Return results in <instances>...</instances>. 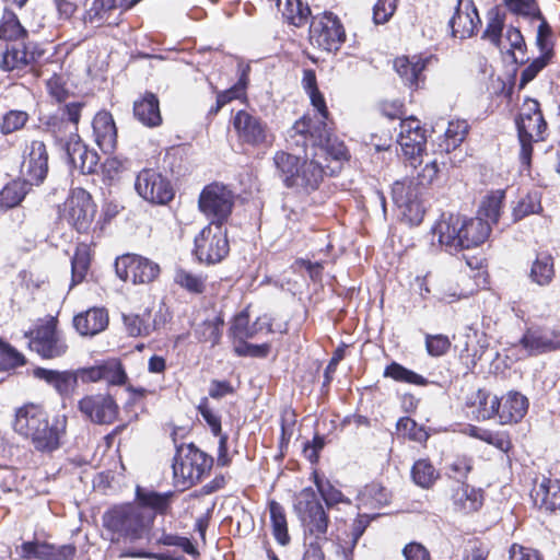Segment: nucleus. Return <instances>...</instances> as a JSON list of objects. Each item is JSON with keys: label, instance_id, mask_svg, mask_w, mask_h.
<instances>
[{"label": "nucleus", "instance_id": "nucleus-1", "mask_svg": "<svg viewBox=\"0 0 560 560\" xmlns=\"http://www.w3.org/2000/svg\"><path fill=\"white\" fill-rule=\"evenodd\" d=\"M490 223L481 217L465 218L459 214H442L433 225V236L450 254H457L481 245L489 236Z\"/></svg>", "mask_w": 560, "mask_h": 560}, {"label": "nucleus", "instance_id": "nucleus-2", "mask_svg": "<svg viewBox=\"0 0 560 560\" xmlns=\"http://www.w3.org/2000/svg\"><path fill=\"white\" fill-rule=\"evenodd\" d=\"M287 142L289 148H307L311 143L315 151L314 158L326 154L336 161H345L349 152L343 142L332 137L331 129L325 121L312 125L308 116H303L288 130Z\"/></svg>", "mask_w": 560, "mask_h": 560}, {"label": "nucleus", "instance_id": "nucleus-3", "mask_svg": "<svg viewBox=\"0 0 560 560\" xmlns=\"http://www.w3.org/2000/svg\"><path fill=\"white\" fill-rule=\"evenodd\" d=\"M112 542H135L144 537L153 523V515L135 503L114 505L102 517Z\"/></svg>", "mask_w": 560, "mask_h": 560}, {"label": "nucleus", "instance_id": "nucleus-4", "mask_svg": "<svg viewBox=\"0 0 560 560\" xmlns=\"http://www.w3.org/2000/svg\"><path fill=\"white\" fill-rule=\"evenodd\" d=\"M303 149L304 156L278 151L273 156V163L285 187L310 192L319 187L324 178V168L312 153H308L307 148Z\"/></svg>", "mask_w": 560, "mask_h": 560}, {"label": "nucleus", "instance_id": "nucleus-5", "mask_svg": "<svg viewBox=\"0 0 560 560\" xmlns=\"http://www.w3.org/2000/svg\"><path fill=\"white\" fill-rule=\"evenodd\" d=\"M13 430L39 452H52L60 446V431L49 423L46 411L38 405L25 404L18 408Z\"/></svg>", "mask_w": 560, "mask_h": 560}, {"label": "nucleus", "instance_id": "nucleus-6", "mask_svg": "<svg viewBox=\"0 0 560 560\" xmlns=\"http://www.w3.org/2000/svg\"><path fill=\"white\" fill-rule=\"evenodd\" d=\"M294 511L303 528L304 542H328L329 516L312 488L302 489L295 497Z\"/></svg>", "mask_w": 560, "mask_h": 560}, {"label": "nucleus", "instance_id": "nucleus-7", "mask_svg": "<svg viewBox=\"0 0 560 560\" xmlns=\"http://www.w3.org/2000/svg\"><path fill=\"white\" fill-rule=\"evenodd\" d=\"M213 458L194 444L177 447L173 463V474L177 485L184 489L191 487L208 474Z\"/></svg>", "mask_w": 560, "mask_h": 560}, {"label": "nucleus", "instance_id": "nucleus-8", "mask_svg": "<svg viewBox=\"0 0 560 560\" xmlns=\"http://www.w3.org/2000/svg\"><path fill=\"white\" fill-rule=\"evenodd\" d=\"M229 250L226 230L221 224L210 223L195 237L194 253L201 262H220Z\"/></svg>", "mask_w": 560, "mask_h": 560}, {"label": "nucleus", "instance_id": "nucleus-9", "mask_svg": "<svg viewBox=\"0 0 560 560\" xmlns=\"http://www.w3.org/2000/svg\"><path fill=\"white\" fill-rule=\"evenodd\" d=\"M96 213L92 196L83 188H74L63 203L61 217L79 233H88Z\"/></svg>", "mask_w": 560, "mask_h": 560}, {"label": "nucleus", "instance_id": "nucleus-10", "mask_svg": "<svg viewBox=\"0 0 560 560\" xmlns=\"http://www.w3.org/2000/svg\"><path fill=\"white\" fill-rule=\"evenodd\" d=\"M234 205V195L226 186L213 183L206 186L198 200L200 211L210 223L221 224L228 220Z\"/></svg>", "mask_w": 560, "mask_h": 560}, {"label": "nucleus", "instance_id": "nucleus-11", "mask_svg": "<svg viewBox=\"0 0 560 560\" xmlns=\"http://www.w3.org/2000/svg\"><path fill=\"white\" fill-rule=\"evenodd\" d=\"M423 186L415 179L395 182L392 188L393 201L400 210L404 219L417 225L421 223L424 208L420 200Z\"/></svg>", "mask_w": 560, "mask_h": 560}, {"label": "nucleus", "instance_id": "nucleus-12", "mask_svg": "<svg viewBox=\"0 0 560 560\" xmlns=\"http://www.w3.org/2000/svg\"><path fill=\"white\" fill-rule=\"evenodd\" d=\"M311 42L326 51H336L345 42V30L331 12L313 16L310 25Z\"/></svg>", "mask_w": 560, "mask_h": 560}, {"label": "nucleus", "instance_id": "nucleus-13", "mask_svg": "<svg viewBox=\"0 0 560 560\" xmlns=\"http://www.w3.org/2000/svg\"><path fill=\"white\" fill-rule=\"evenodd\" d=\"M135 189L143 200L152 205H166L174 197L170 180L152 168H144L138 173Z\"/></svg>", "mask_w": 560, "mask_h": 560}, {"label": "nucleus", "instance_id": "nucleus-14", "mask_svg": "<svg viewBox=\"0 0 560 560\" xmlns=\"http://www.w3.org/2000/svg\"><path fill=\"white\" fill-rule=\"evenodd\" d=\"M30 348L44 359L59 358L68 350L66 340L57 329V322L54 318L39 325L32 332Z\"/></svg>", "mask_w": 560, "mask_h": 560}, {"label": "nucleus", "instance_id": "nucleus-15", "mask_svg": "<svg viewBox=\"0 0 560 560\" xmlns=\"http://www.w3.org/2000/svg\"><path fill=\"white\" fill-rule=\"evenodd\" d=\"M116 273L124 281L144 284L154 281L160 275V266L140 255H124L115 262Z\"/></svg>", "mask_w": 560, "mask_h": 560}, {"label": "nucleus", "instance_id": "nucleus-16", "mask_svg": "<svg viewBox=\"0 0 560 560\" xmlns=\"http://www.w3.org/2000/svg\"><path fill=\"white\" fill-rule=\"evenodd\" d=\"M233 128L242 143L252 147L270 145L272 135L268 125L259 116L246 110H238L232 120Z\"/></svg>", "mask_w": 560, "mask_h": 560}, {"label": "nucleus", "instance_id": "nucleus-17", "mask_svg": "<svg viewBox=\"0 0 560 560\" xmlns=\"http://www.w3.org/2000/svg\"><path fill=\"white\" fill-rule=\"evenodd\" d=\"M78 408L82 416L95 424L113 423L119 412V407L109 394H92L81 398Z\"/></svg>", "mask_w": 560, "mask_h": 560}, {"label": "nucleus", "instance_id": "nucleus-18", "mask_svg": "<svg viewBox=\"0 0 560 560\" xmlns=\"http://www.w3.org/2000/svg\"><path fill=\"white\" fill-rule=\"evenodd\" d=\"M48 173V152L43 141L34 140L26 148L21 167L23 179L28 184L40 185Z\"/></svg>", "mask_w": 560, "mask_h": 560}, {"label": "nucleus", "instance_id": "nucleus-19", "mask_svg": "<svg viewBox=\"0 0 560 560\" xmlns=\"http://www.w3.org/2000/svg\"><path fill=\"white\" fill-rule=\"evenodd\" d=\"M522 347L532 355L560 350V328L534 326L527 328L521 338Z\"/></svg>", "mask_w": 560, "mask_h": 560}, {"label": "nucleus", "instance_id": "nucleus-20", "mask_svg": "<svg viewBox=\"0 0 560 560\" xmlns=\"http://www.w3.org/2000/svg\"><path fill=\"white\" fill-rule=\"evenodd\" d=\"M518 139L521 142L520 158L524 165H529L533 142L542 141L547 132V122L544 115H536L524 119H516Z\"/></svg>", "mask_w": 560, "mask_h": 560}, {"label": "nucleus", "instance_id": "nucleus-21", "mask_svg": "<svg viewBox=\"0 0 560 560\" xmlns=\"http://www.w3.org/2000/svg\"><path fill=\"white\" fill-rule=\"evenodd\" d=\"M425 141V129L419 119L409 117L400 121L397 142L406 156H419L424 151Z\"/></svg>", "mask_w": 560, "mask_h": 560}, {"label": "nucleus", "instance_id": "nucleus-22", "mask_svg": "<svg viewBox=\"0 0 560 560\" xmlns=\"http://www.w3.org/2000/svg\"><path fill=\"white\" fill-rule=\"evenodd\" d=\"M480 18L472 0H457L455 12L450 20L452 35L459 39L471 37L478 25Z\"/></svg>", "mask_w": 560, "mask_h": 560}, {"label": "nucleus", "instance_id": "nucleus-23", "mask_svg": "<svg viewBox=\"0 0 560 560\" xmlns=\"http://www.w3.org/2000/svg\"><path fill=\"white\" fill-rule=\"evenodd\" d=\"M127 332L131 337H145L160 329L166 323V315L162 308L152 313L145 310L142 314H128L122 316Z\"/></svg>", "mask_w": 560, "mask_h": 560}, {"label": "nucleus", "instance_id": "nucleus-24", "mask_svg": "<svg viewBox=\"0 0 560 560\" xmlns=\"http://www.w3.org/2000/svg\"><path fill=\"white\" fill-rule=\"evenodd\" d=\"M63 149L73 168L79 170L82 174L95 172L98 155L81 141L79 135H75V139L67 141Z\"/></svg>", "mask_w": 560, "mask_h": 560}, {"label": "nucleus", "instance_id": "nucleus-25", "mask_svg": "<svg viewBox=\"0 0 560 560\" xmlns=\"http://www.w3.org/2000/svg\"><path fill=\"white\" fill-rule=\"evenodd\" d=\"M95 143L104 153L114 152L117 143V129L113 116L108 112H98L92 121Z\"/></svg>", "mask_w": 560, "mask_h": 560}, {"label": "nucleus", "instance_id": "nucleus-26", "mask_svg": "<svg viewBox=\"0 0 560 560\" xmlns=\"http://www.w3.org/2000/svg\"><path fill=\"white\" fill-rule=\"evenodd\" d=\"M273 332L270 319L265 315L249 324V315L246 311L238 313L232 323L231 332L237 340L252 339L260 332Z\"/></svg>", "mask_w": 560, "mask_h": 560}, {"label": "nucleus", "instance_id": "nucleus-27", "mask_svg": "<svg viewBox=\"0 0 560 560\" xmlns=\"http://www.w3.org/2000/svg\"><path fill=\"white\" fill-rule=\"evenodd\" d=\"M500 401L499 419L502 424L517 423L528 410V399L518 392H509Z\"/></svg>", "mask_w": 560, "mask_h": 560}, {"label": "nucleus", "instance_id": "nucleus-28", "mask_svg": "<svg viewBox=\"0 0 560 560\" xmlns=\"http://www.w3.org/2000/svg\"><path fill=\"white\" fill-rule=\"evenodd\" d=\"M174 495L175 493L173 491L160 493L152 489L137 486V503L135 504L141 506L142 511H144V509L151 510L153 516L154 514H166L171 508ZM149 513L151 514V512Z\"/></svg>", "mask_w": 560, "mask_h": 560}, {"label": "nucleus", "instance_id": "nucleus-29", "mask_svg": "<svg viewBox=\"0 0 560 560\" xmlns=\"http://www.w3.org/2000/svg\"><path fill=\"white\" fill-rule=\"evenodd\" d=\"M108 325V314L105 308L92 307L73 318L75 330L82 336H94Z\"/></svg>", "mask_w": 560, "mask_h": 560}, {"label": "nucleus", "instance_id": "nucleus-30", "mask_svg": "<svg viewBox=\"0 0 560 560\" xmlns=\"http://www.w3.org/2000/svg\"><path fill=\"white\" fill-rule=\"evenodd\" d=\"M532 498L539 509L560 513V480L544 478L533 489Z\"/></svg>", "mask_w": 560, "mask_h": 560}, {"label": "nucleus", "instance_id": "nucleus-31", "mask_svg": "<svg viewBox=\"0 0 560 560\" xmlns=\"http://www.w3.org/2000/svg\"><path fill=\"white\" fill-rule=\"evenodd\" d=\"M451 500L456 511L469 514L481 508L483 495L480 489H476L465 482H458L452 491Z\"/></svg>", "mask_w": 560, "mask_h": 560}, {"label": "nucleus", "instance_id": "nucleus-32", "mask_svg": "<svg viewBox=\"0 0 560 560\" xmlns=\"http://www.w3.org/2000/svg\"><path fill=\"white\" fill-rule=\"evenodd\" d=\"M133 115L145 127L154 128L160 126L162 124V116L156 95L148 92L141 98L135 101Z\"/></svg>", "mask_w": 560, "mask_h": 560}, {"label": "nucleus", "instance_id": "nucleus-33", "mask_svg": "<svg viewBox=\"0 0 560 560\" xmlns=\"http://www.w3.org/2000/svg\"><path fill=\"white\" fill-rule=\"evenodd\" d=\"M427 61V59H422L418 56H413L412 58L402 56L395 59L394 68L407 85L418 88Z\"/></svg>", "mask_w": 560, "mask_h": 560}, {"label": "nucleus", "instance_id": "nucleus-34", "mask_svg": "<svg viewBox=\"0 0 560 560\" xmlns=\"http://www.w3.org/2000/svg\"><path fill=\"white\" fill-rule=\"evenodd\" d=\"M38 56V52L28 50L24 43H14L3 52L1 67L8 71L22 69L34 62Z\"/></svg>", "mask_w": 560, "mask_h": 560}, {"label": "nucleus", "instance_id": "nucleus-35", "mask_svg": "<svg viewBox=\"0 0 560 560\" xmlns=\"http://www.w3.org/2000/svg\"><path fill=\"white\" fill-rule=\"evenodd\" d=\"M553 278V257L549 253L537 254L529 271L530 281L539 287H547L552 282Z\"/></svg>", "mask_w": 560, "mask_h": 560}, {"label": "nucleus", "instance_id": "nucleus-36", "mask_svg": "<svg viewBox=\"0 0 560 560\" xmlns=\"http://www.w3.org/2000/svg\"><path fill=\"white\" fill-rule=\"evenodd\" d=\"M32 185L24 179L8 183L0 190V209L9 210L19 206L30 192Z\"/></svg>", "mask_w": 560, "mask_h": 560}, {"label": "nucleus", "instance_id": "nucleus-37", "mask_svg": "<svg viewBox=\"0 0 560 560\" xmlns=\"http://www.w3.org/2000/svg\"><path fill=\"white\" fill-rule=\"evenodd\" d=\"M269 512L275 539L281 546H287L290 542V535L283 506L276 501H271Z\"/></svg>", "mask_w": 560, "mask_h": 560}, {"label": "nucleus", "instance_id": "nucleus-38", "mask_svg": "<svg viewBox=\"0 0 560 560\" xmlns=\"http://www.w3.org/2000/svg\"><path fill=\"white\" fill-rule=\"evenodd\" d=\"M469 130V125L464 119L451 120L444 132L443 143L440 144L441 150L450 152L458 148L465 140Z\"/></svg>", "mask_w": 560, "mask_h": 560}, {"label": "nucleus", "instance_id": "nucleus-39", "mask_svg": "<svg viewBox=\"0 0 560 560\" xmlns=\"http://www.w3.org/2000/svg\"><path fill=\"white\" fill-rule=\"evenodd\" d=\"M46 130L56 142L65 147L66 142L75 139L77 128H73L61 115H52L45 122Z\"/></svg>", "mask_w": 560, "mask_h": 560}, {"label": "nucleus", "instance_id": "nucleus-40", "mask_svg": "<svg viewBox=\"0 0 560 560\" xmlns=\"http://www.w3.org/2000/svg\"><path fill=\"white\" fill-rule=\"evenodd\" d=\"M223 324L224 320L220 315L209 317L196 327L195 336L200 342H210L211 346H215L221 339Z\"/></svg>", "mask_w": 560, "mask_h": 560}, {"label": "nucleus", "instance_id": "nucleus-41", "mask_svg": "<svg viewBox=\"0 0 560 560\" xmlns=\"http://www.w3.org/2000/svg\"><path fill=\"white\" fill-rule=\"evenodd\" d=\"M504 197L505 191L502 189L491 191L483 198L479 208V215L485 217L487 219L486 222L497 223L500 218Z\"/></svg>", "mask_w": 560, "mask_h": 560}, {"label": "nucleus", "instance_id": "nucleus-42", "mask_svg": "<svg viewBox=\"0 0 560 560\" xmlns=\"http://www.w3.org/2000/svg\"><path fill=\"white\" fill-rule=\"evenodd\" d=\"M438 477L439 472L428 459H418L411 468L412 481L423 489H429Z\"/></svg>", "mask_w": 560, "mask_h": 560}, {"label": "nucleus", "instance_id": "nucleus-43", "mask_svg": "<svg viewBox=\"0 0 560 560\" xmlns=\"http://www.w3.org/2000/svg\"><path fill=\"white\" fill-rule=\"evenodd\" d=\"M315 486L325 501V504L328 509L336 506L339 503L351 504L349 498H347L339 489L331 485L329 480H324L314 475Z\"/></svg>", "mask_w": 560, "mask_h": 560}, {"label": "nucleus", "instance_id": "nucleus-44", "mask_svg": "<svg viewBox=\"0 0 560 560\" xmlns=\"http://www.w3.org/2000/svg\"><path fill=\"white\" fill-rule=\"evenodd\" d=\"M311 9L301 0H287L282 10V16L288 23L294 26H302L307 23Z\"/></svg>", "mask_w": 560, "mask_h": 560}, {"label": "nucleus", "instance_id": "nucleus-45", "mask_svg": "<svg viewBox=\"0 0 560 560\" xmlns=\"http://www.w3.org/2000/svg\"><path fill=\"white\" fill-rule=\"evenodd\" d=\"M385 377H390L397 382L413 384L425 386L429 384V381L422 375L402 366L397 362H393L386 366L384 371Z\"/></svg>", "mask_w": 560, "mask_h": 560}, {"label": "nucleus", "instance_id": "nucleus-46", "mask_svg": "<svg viewBox=\"0 0 560 560\" xmlns=\"http://www.w3.org/2000/svg\"><path fill=\"white\" fill-rule=\"evenodd\" d=\"M26 34L21 25L16 14L5 9L0 23V38L5 40H16Z\"/></svg>", "mask_w": 560, "mask_h": 560}, {"label": "nucleus", "instance_id": "nucleus-47", "mask_svg": "<svg viewBox=\"0 0 560 560\" xmlns=\"http://www.w3.org/2000/svg\"><path fill=\"white\" fill-rule=\"evenodd\" d=\"M541 210L540 194L538 191H532L517 201L516 206L513 208V218L514 221H518L529 214L538 213Z\"/></svg>", "mask_w": 560, "mask_h": 560}, {"label": "nucleus", "instance_id": "nucleus-48", "mask_svg": "<svg viewBox=\"0 0 560 560\" xmlns=\"http://www.w3.org/2000/svg\"><path fill=\"white\" fill-rule=\"evenodd\" d=\"M25 364L24 355L0 339V372H9Z\"/></svg>", "mask_w": 560, "mask_h": 560}, {"label": "nucleus", "instance_id": "nucleus-49", "mask_svg": "<svg viewBox=\"0 0 560 560\" xmlns=\"http://www.w3.org/2000/svg\"><path fill=\"white\" fill-rule=\"evenodd\" d=\"M52 545L37 540L23 542L18 551L23 559L50 560Z\"/></svg>", "mask_w": 560, "mask_h": 560}, {"label": "nucleus", "instance_id": "nucleus-50", "mask_svg": "<svg viewBox=\"0 0 560 560\" xmlns=\"http://www.w3.org/2000/svg\"><path fill=\"white\" fill-rule=\"evenodd\" d=\"M30 116L24 110L11 109L7 112L0 122V131L2 135H10L21 130L28 121Z\"/></svg>", "mask_w": 560, "mask_h": 560}, {"label": "nucleus", "instance_id": "nucleus-51", "mask_svg": "<svg viewBox=\"0 0 560 560\" xmlns=\"http://www.w3.org/2000/svg\"><path fill=\"white\" fill-rule=\"evenodd\" d=\"M102 381L109 385H122L127 375L118 360L112 359L101 363Z\"/></svg>", "mask_w": 560, "mask_h": 560}, {"label": "nucleus", "instance_id": "nucleus-52", "mask_svg": "<svg viewBox=\"0 0 560 560\" xmlns=\"http://www.w3.org/2000/svg\"><path fill=\"white\" fill-rule=\"evenodd\" d=\"M174 281L191 293H202L206 289L205 278L201 275H195L185 269L176 270Z\"/></svg>", "mask_w": 560, "mask_h": 560}, {"label": "nucleus", "instance_id": "nucleus-53", "mask_svg": "<svg viewBox=\"0 0 560 560\" xmlns=\"http://www.w3.org/2000/svg\"><path fill=\"white\" fill-rule=\"evenodd\" d=\"M90 266V255L88 248L85 246L78 247L72 260H71V270H72V284L80 283L89 269Z\"/></svg>", "mask_w": 560, "mask_h": 560}, {"label": "nucleus", "instance_id": "nucleus-54", "mask_svg": "<svg viewBox=\"0 0 560 560\" xmlns=\"http://www.w3.org/2000/svg\"><path fill=\"white\" fill-rule=\"evenodd\" d=\"M478 399L479 401L476 410L478 419L487 420L492 418L494 415L499 416L500 401L497 396L479 390Z\"/></svg>", "mask_w": 560, "mask_h": 560}, {"label": "nucleus", "instance_id": "nucleus-55", "mask_svg": "<svg viewBox=\"0 0 560 560\" xmlns=\"http://www.w3.org/2000/svg\"><path fill=\"white\" fill-rule=\"evenodd\" d=\"M504 20L498 11H490L488 14L487 27L482 37L490 40L493 45L500 46Z\"/></svg>", "mask_w": 560, "mask_h": 560}, {"label": "nucleus", "instance_id": "nucleus-56", "mask_svg": "<svg viewBox=\"0 0 560 560\" xmlns=\"http://www.w3.org/2000/svg\"><path fill=\"white\" fill-rule=\"evenodd\" d=\"M509 10L530 20L541 19V12L535 0H504Z\"/></svg>", "mask_w": 560, "mask_h": 560}, {"label": "nucleus", "instance_id": "nucleus-57", "mask_svg": "<svg viewBox=\"0 0 560 560\" xmlns=\"http://www.w3.org/2000/svg\"><path fill=\"white\" fill-rule=\"evenodd\" d=\"M158 542L164 546L179 547L183 551L191 556L198 555L196 547L187 537L163 532L162 535L158 538Z\"/></svg>", "mask_w": 560, "mask_h": 560}, {"label": "nucleus", "instance_id": "nucleus-58", "mask_svg": "<svg viewBox=\"0 0 560 560\" xmlns=\"http://www.w3.org/2000/svg\"><path fill=\"white\" fill-rule=\"evenodd\" d=\"M234 350L240 357L266 358L270 351V346L269 343L253 345L246 342V340H238Z\"/></svg>", "mask_w": 560, "mask_h": 560}, {"label": "nucleus", "instance_id": "nucleus-59", "mask_svg": "<svg viewBox=\"0 0 560 560\" xmlns=\"http://www.w3.org/2000/svg\"><path fill=\"white\" fill-rule=\"evenodd\" d=\"M198 411L202 416L207 424L210 427L211 432L214 435H223L221 428V417L208 406L207 398L201 400V402L198 406Z\"/></svg>", "mask_w": 560, "mask_h": 560}, {"label": "nucleus", "instance_id": "nucleus-60", "mask_svg": "<svg viewBox=\"0 0 560 560\" xmlns=\"http://www.w3.org/2000/svg\"><path fill=\"white\" fill-rule=\"evenodd\" d=\"M451 342L447 336L444 335H428L425 338V348L430 355L441 357L447 352Z\"/></svg>", "mask_w": 560, "mask_h": 560}, {"label": "nucleus", "instance_id": "nucleus-61", "mask_svg": "<svg viewBox=\"0 0 560 560\" xmlns=\"http://www.w3.org/2000/svg\"><path fill=\"white\" fill-rule=\"evenodd\" d=\"M396 7L397 0H378L373 8L374 23H386L394 14Z\"/></svg>", "mask_w": 560, "mask_h": 560}, {"label": "nucleus", "instance_id": "nucleus-62", "mask_svg": "<svg viewBox=\"0 0 560 560\" xmlns=\"http://www.w3.org/2000/svg\"><path fill=\"white\" fill-rule=\"evenodd\" d=\"M510 560H544L540 553L532 548L513 544L509 551Z\"/></svg>", "mask_w": 560, "mask_h": 560}, {"label": "nucleus", "instance_id": "nucleus-63", "mask_svg": "<svg viewBox=\"0 0 560 560\" xmlns=\"http://www.w3.org/2000/svg\"><path fill=\"white\" fill-rule=\"evenodd\" d=\"M489 553L490 549L487 544L475 540L466 549L464 560H487Z\"/></svg>", "mask_w": 560, "mask_h": 560}, {"label": "nucleus", "instance_id": "nucleus-64", "mask_svg": "<svg viewBox=\"0 0 560 560\" xmlns=\"http://www.w3.org/2000/svg\"><path fill=\"white\" fill-rule=\"evenodd\" d=\"M402 555L406 560H431L430 553L427 548L419 542H409L402 549Z\"/></svg>", "mask_w": 560, "mask_h": 560}]
</instances>
